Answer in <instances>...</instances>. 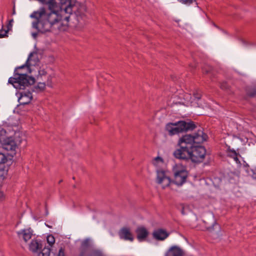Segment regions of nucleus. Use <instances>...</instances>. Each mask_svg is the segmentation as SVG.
I'll return each instance as SVG.
<instances>
[{
    "instance_id": "nucleus-20",
    "label": "nucleus",
    "mask_w": 256,
    "mask_h": 256,
    "mask_svg": "<svg viewBox=\"0 0 256 256\" xmlns=\"http://www.w3.org/2000/svg\"><path fill=\"white\" fill-rule=\"evenodd\" d=\"M38 81V85L34 88V90L33 91L38 92L42 91L44 89L46 86V82H41V80Z\"/></svg>"
},
{
    "instance_id": "nucleus-22",
    "label": "nucleus",
    "mask_w": 256,
    "mask_h": 256,
    "mask_svg": "<svg viewBox=\"0 0 256 256\" xmlns=\"http://www.w3.org/2000/svg\"><path fill=\"white\" fill-rule=\"evenodd\" d=\"M227 154L228 156L232 158L236 156H240L238 153H237L235 150H232L230 148H228L227 150Z\"/></svg>"
},
{
    "instance_id": "nucleus-9",
    "label": "nucleus",
    "mask_w": 256,
    "mask_h": 256,
    "mask_svg": "<svg viewBox=\"0 0 256 256\" xmlns=\"http://www.w3.org/2000/svg\"><path fill=\"white\" fill-rule=\"evenodd\" d=\"M54 249L50 250L48 247L45 246L38 256H66L64 248L62 247L60 248L58 252H54Z\"/></svg>"
},
{
    "instance_id": "nucleus-23",
    "label": "nucleus",
    "mask_w": 256,
    "mask_h": 256,
    "mask_svg": "<svg viewBox=\"0 0 256 256\" xmlns=\"http://www.w3.org/2000/svg\"><path fill=\"white\" fill-rule=\"evenodd\" d=\"M152 164L158 166L160 164H163V160L160 157L157 156L153 160Z\"/></svg>"
},
{
    "instance_id": "nucleus-28",
    "label": "nucleus",
    "mask_w": 256,
    "mask_h": 256,
    "mask_svg": "<svg viewBox=\"0 0 256 256\" xmlns=\"http://www.w3.org/2000/svg\"><path fill=\"white\" fill-rule=\"evenodd\" d=\"M180 2L186 4H190L192 3L196 0H178Z\"/></svg>"
},
{
    "instance_id": "nucleus-31",
    "label": "nucleus",
    "mask_w": 256,
    "mask_h": 256,
    "mask_svg": "<svg viewBox=\"0 0 256 256\" xmlns=\"http://www.w3.org/2000/svg\"><path fill=\"white\" fill-rule=\"evenodd\" d=\"M220 88L222 89L226 90L228 88V86L226 82H224L220 84Z\"/></svg>"
},
{
    "instance_id": "nucleus-12",
    "label": "nucleus",
    "mask_w": 256,
    "mask_h": 256,
    "mask_svg": "<svg viewBox=\"0 0 256 256\" xmlns=\"http://www.w3.org/2000/svg\"><path fill=\"white\" fill-rule=\"evenodd\" d=\"M136 233L139 242L146 241L149 234L148 230L143 226H138L136 230Z\"/></svg>"
},
{
    "instance_id": "nucleus-16",
    "label": "nucleus",
    "mask_w": 256,
    "mask_h": 256,
    "mask_svg": "<svg viewBox=\"0 0 256 256\" xmlns=\"http://www.w3.org/2000/svg\"><path fill=\"white\" fill-rule=\"evenodd\" d=\"M183 250L178 246H171L166 252L164 256H183Z\"/></svg>"
},
{
    "instance_id": "nucleus-13",
    "label": "nucleus",
    "mask_w": 256,
    "mask_h": 256,
    "mask_svg": "<svg viewBox=\"0 0 256 256\" xmlns=\"http://www.w3.org/2000/svg\"><path fill=\"white\" fill-rule=\"evenodd\" d=\"M152 235L153 238L156 240H164L168 236L169 233L164 229L158 228L155 230Z\"/></svg>"
},
{
    "instance_id": "nucleus-11",
    "label": "nucleus",
    "mask_w": 256,
    "mask_h": 256,
    "mask_svg": "<svg viewBox=\"0 0 256 256\" xmlns=\"http://www.w3.org/2000/svg\"><path fill=\"white\" fill-rule=\"evenodd\" d=\"M120 238L124 240H128L131 242L134 240V236L130 232V229L128 227L122 228L118 232Z\"/></svg>"
},
{
    "instance_id": "nucleus-18",
    "label": "nucleus",
    "mask_w": 256,
    "mask_h": 256,
    "mask_svg": "<svg viewBox=\"0 0 256 256\" xmlns=\"http://www.w3.org/2000/svg\"><path fill=\"white\" fill-rule=\"evenodd\" d=\"M202 94L198 92H196L194 93L193 97L191 96V100L193 102L192 104L194 105H190L191 106H196L198 104L197 102L201 98Z\"/></svg>"
},
{
    "instance_id": "nucleus-19",
    "label": "nucleus",
    "mask_w": 256,
    "mask_h": 256,
    "mask_svg": "<svg viewBox=\"0 0 256 256\" xmlns=\"http://www.w3.org/2000/svg\"><path fill=\"white\" fill-rule=\"evenodd\" d=\"M47 243L48 244L50 250L54 249L53 245L55 243V238L52 234H49L46 237Z\"/></svg>"
},
{
    "instance_id": "nucleus-10",
    "label": "nucleus",
    "mask_w": 256,
    "mask_h": 256,
    "mask_svg": "<svg viewBox=\"0 0 256 256\" xmlns=\"http://www.w3.org/2000/svg\"><path fill=\"white\" fill-rule=\"evenodd\" d=\"M176 97L174 98V100H173V104L176 105H194L192 104L193 102L191 100V95L188 94H184L183 96H180L178 97L176 100Z\"/></svg>"
},
{
    "instance_id": "nucleus-2",
    "label": "nucleus",
    "mask_w": 256,
    "mask_h": 256,
    "mask_svg": "<svg viewBox=\"0 0 256 256\" xmlns=\"http://www.w3.org/2000/svg\"><path fill=\"white\" fill-rule=\"evenodd\" d=\"M33 53L30 54L28 57L24 64L16 68L14 72L13 77L9 78L8 82L12 84L14 88L16 89H24L26 86H31L34 84L36 80L34 77L28 76L26 74H22L18 72V70L23 68L26 66L30 67L31 65L30 62L31 60V57Z\"/></svg>"
},
{
    "instance_id": "nucleus-34",
    "label": "nucleus",
    "mask_w": 256,
    "mask_h": 256,
    "mask_svg": "<svg viewBox=\"0 0 256 256\" xmlns=\"http://www.w3.org/2000/svg\"><path fill=\"white\" fill-rule=\"evenodd\" d=\"M15 14H16V10H15V8L14 7V8H13V10H12V14L14 15Z\"/></svg>"
},
{
    "instance_id": "nucleus-4",
    "label": "nucleus",
    "mask_w": 256,
    "mask_h": 256,
    "mask_svg": "<svg viewBox=\"0 0 256 256\" xmlns=\"http://www.w3.org/2000/svg\"><path fill=\"white\" fill-rule=\"evenodd\" d=\"M196 128L194 122L180 120L176 122H170L166 126V130L170 136L178 134L180 133L192 130Z\"/></svg>"
},
{
    "instance_id": "nucleus-36",
    "label": "nucleus",
    "mask_w": 256,
    "mask_h": 256,
    "mask_svg": "<svg viewBox=\"0 0 256 256\" xmlns=\"http://www.w3.org/2000/svg\"><path fill=\"white\" fill-rule=\"evenodd\" d=\"M32 36H34V38H36L37 36V34L36 33H33Z\"/></svg>"
},
{
    "instance_id": "nucleus-32",
    "label": "nucleus",
    "mask_w": 256,
    "mask_h": 256,
    "mask_svg": "<svg viewBox=\"0 0 256 256\" xmlns=\"http://www.w3.org/2000/svg\"><path fill=\"white\" fill-rule=\"evenodd\" d=\"M238 156H234L232 158L236 162V164H240V160H239V159L238 158Z\"/></svg>"
},
{
    "instance_id": "nucleus-29",
    "label": "nucleus",
    "mask_w": 256,
    "mask_h": 256,
    "mask_svg": "<svg viewBox=\"0 0 256 256\" xmlns=\"http://www.w3.org/2000/svg\"><path fill=\"white\" fill-rule=\"evenodd\" d=\"M250 174L253 178L256 179V167L251 170V174Z\"/></svg>"
},
{
    "instance_id": "nucleus-1",
    "label": "nucleus",
    "mask_w": 256,
    "mask_h": 256,
    "mask_svg": "<svg viewBox=\"0 0 256 256\" xmlns=\"http://www.w3.org/2000/svg\"><path fill=\"white\" fill-rule=\"evenodd\" d=\"M207 135L204 134L203 130L199 129L193 134H186L180 138L178 141V145L180 148L174 152V156L178 157V151L180 153H184L187 150L192 148L196 144L202 143L206 140Z\"/></svg>"
},
{
    "instance_id": "nucleus-33",
    "label": "nucleus",
    "mask_w": 256,
    "mask_h": 256,
    "mask_svg": "<svg viewBox=\"0 0 256 256\" xmlns=\"http://www.w3.org/2000/svg\"><path fill=\"white\" fill-rule=\"evenodd\" d=\"M4 196L3 192L0 191V200H4Z\"/></svg>"
},
{
    "instance_id": "nucleus-38",
    "label": "nucleus",
    "mask_w": 256,
    "mask_h": 256,
    "mask_svg": "<svg viewBox=\"0 0 256 256\" xmlns=\"http://www.w3.org/2000/svg\"><path fill=\"white\" fill-rule=\"evenodd\" d=\"M78 256H84L83 253H82V252H80Z\"/></svg>"
},
{
    "instance_id": "nucleus-17",
    "label": "nucleus",
    "mask_w": 256,
    "mask_h": 256,
    "mask_svg": "<svg viewBox=\"0 0 256 256\" xmlns=\"http://www.w3.org/2000/svg\"><path fill=\"white\" fill-rule=\"evenodd\" d=\"M41 248L42 244L37 240H32L29 245L30 250L33 253L36 254L37 256H38V254L42 252V250L40 251Z\"/></svg>"
},
{
    "instance_id": "nucleus-35",
    "label": "nucleus",
    "mask_w": 256,
    "mask_h": 256,
    "mask_svg": "<svg viewBox=\"0 0 256 256\" xmlns=\"http://www.w3.org/2000/svg\"><path fill=\"white\" fill-rule=\"evenodd\" d=\"M181 212H182V214H185V212H184V208H182V211H181Z\"/></svg>"
},
{
    "instance_id": "nucleus-5",
    "label": "nucleus",
    "mask_w": 256,
    "mask_h": 256,
    "mask_svg": "<svg viewBox=\"0 0 256 256\" xmlns=\"http://www.w3.org/2000/svg\"><path fill=\"white\" fill-rule=\"evenodd\" d=\"M80 251L84 256H104L100 250L93 248L90 240L88 238L82 242Z\"/></svg>"
},
{
    "instance_id": "nucleus-25",
    "label": "nucleus",
    "mask_w": 256,
    "mask_h": 256,
    "mask_svg": "<svg viewBox=\"0 0 256 256\" xmlns=\"http://www.w3.org/2000/svg\"><path fill=\"white\" fill-rule=\"evenodd\" d=\"M3 27V26H2V28ZM8 30H4L2 28L0 30V38H4L6 36H8Z\"/></svg>"
},
{
    "instance_id": "nucleus-30",
    "label": "nucleus",
    "mask_w": 256,
    "mask_h": 256,
    "mask_svg": "<svg viewBox=\"0 0 256 256\" xmlns=\"http://www.w3.org/2000/svg\"><path fill=\"white\" fill-rule=\"evenodd\" d=\"M214 224H216V222L215 221H214L212 223V226H208L206 224V229L208 230H210V231L211 230H212L214 228Z\"/></svg>"
},
{
    "instance_id": "nucleus-26",
    "label": "nucleus",
    "mask_w": 256,
    "mask_h": 256,
    "mask_svg": "<svg viewBox=\"0 0 256 256\" xmlns=\"http://www.w3.org/2000/svg\"><path fill=\"white\" fill-rule=\"evenodd\" d=\"M47 78V80L46 82V85H47L49 87H52V76H47L46 77Z\"/></svg>"
},
{
    "instance_id": "nucleus-39",
    "label": "nucleus",
    "mask_w": 256,
    "mask_h": 256,
    "mask_svg": "<svg viewBox=\"0 0 256 256\" xmlns=\"http://www.w3.org/2000/svg\"><path fill=\"white\" fill-rule=\"evenodd\" d=\"M254 96V94H250V96Z\"/></svg>"
},
{
    "instance_id": "nucleus-14",
    "label": "nucleus",
    "mask_w": 256,
    "mask_h": 256,
    "mask_svg": "<svg viewBox=\"0 0 256 256\" xmlns=\"http://www.w3.org/2000/svg\"><path fill=\"white\" fill-rule=\"evenodd\" d=\"M32 233L33 231L30 228L22 230L17 232L19 238L22 239L25 242H27L32 238Z\"/></svg>"
},
{
    "instance_id": "nucleus-3",
    "label": "nucleus",
    "mask_w": 256,
    "mask_h": 256,
    "mask_svg": "<svg viewBox=\"0 0 256 256\" xmlns=\"http://www.w3.org/2000/svg\"><path fill=\"white\" fill-rule=\"evenodd\" d=\"M178 152L176 158L185 160H190L192 162L196 163L202 162L206 154V150L204 147L198 144L182 154L180 153L179 151H178Z\"/></svg>"
},
{
    "instance_id": "nucleus-15",
    "label": "nucleus",
    "mask_w": 256,
    "mask_h": 256,
    "mask_svg": "<svg viewBox=\"0 0 256 256\" xmlns=\"http://www.w3.org/2000/svg\"><path fill=\"white\" fill-rule=\"evenodd\" d=\"M32 98V96L30 92H24L21 93V96L18 98V102L22 105L27 104L30 102Z\"/></svg>"
},
{
    "instance_id": "nucleus-24",
    "label": "nucleus",
    "mask_w": 256,
    "mask_h": 256,
    "mask_svg": "<svg viewBox=\"0 0 256 256\" xmlns=\"http://www.w3.org/2000/svg\"><path fill=\"white\" fill-rule=\"evenodd\" d=\"M7 161L6 156L2 153L0 152V164H4Z\"/></svg>"
},
{
    "instance_id": "nucleus-37",
    "label": "nucleus",
    "mask_w": 256,
    "mask_h": 256,
    "mask_svg": "<svg viewBox=\"0 0 256 256\" xmlns=\"http://www.w3.org/2000/svg\"><path fill=\"white\" fill-rule=\"evenodd\" d=\"M14 22L13 19L10 20L9 22V24L11 26V23L12 22Z\"/></svg>"
},
{
    "instance_id": "nucleus-8",
    "label": "nucleus",
    "mask_w": 256,
    "mask_h": 256,
    "mask_svg": "<svg viewBox=\"0 0 256 256\" xmlns=\"http://www.w3.org/2000/svg\"><path fill=\"white\" fill-rule=\"evenodd\" d=\"M188 175L187 171L184 168L176 170L174 180H172V184H174L177 186H182L186 182Z\"/></svg>"
},
{
    "instance_id": "nucleus-7",
    "label": "nucleus",
    "mask_w": 256,
    "mask_h": 256,
    "mask_svg": "<svg viewBox=\"0 0 256 256\" xmlns=\"http://www.w3.org/2000/svg\"><path fill=\"white\" fill-rule=\"evenodd\" d=\"M1 142L2 143V148L8 151V155L13 156L16 154L18 146L12 138H7L6 139H4Z\"/></svg>"
},
{
    "instance_id": "nucleus-27",
    "label": "nucleus",
    "mask_w": 256,
    "mask_h": 256,
    "mask_svg": "<svg viewBox=\"0 0 256 256\" xmlns=\"http://www.w3.org/2000/svg\"><path fill=\"white\" fill-rule=\"evenodd\" d=\"M6 134V131L2 128H0V142H2L4 139L2 136H4Z\"/></svg>"
},
{
    "instance_id": "nucleus-6",
    "label": "nucleus",
    "mask_w": 256,
    "mask_h": 256,
    "mask_svg": "<svg viewBox=\"0 0 256 256\" xmlns=\"http://www.w3.org/2000/svg\"><path fill=\"white\" fill-rule=\"evenodd\" d=\"M156 182L160 185L162 188H165L172 184V180L170 179L168 173L164 170H156Z\"/></svg>"
},
{
    "instance_id": "nucleus-21",
    "label": "nucleus",
    "mask_w": 256,
    "mask_h": 256,
    "mask_svg": "<svg viewBox=\"0 0 256 256\" xmlns=\"http://www.w3.org/2000/svg\"><path fill=\"white\" fill-rule=\"evenodd\" d=\"M46 72L44 69L40 70H38V74L36 78L38 80H43L42 78H46Z\"/></svg>"
}]
</instances>
